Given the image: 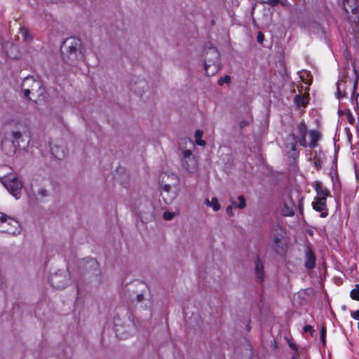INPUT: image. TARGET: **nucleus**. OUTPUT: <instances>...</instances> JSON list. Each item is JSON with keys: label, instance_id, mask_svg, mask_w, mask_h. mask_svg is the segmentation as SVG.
<instances>
[{"label": "nucleus", "instance_id": "12", "mask_svg": "<svg viewBox=\"0 0 359 359\" xmlns=\"http://www.w3.org/2000/svg\"><path fill=\"white\" fill-rule=\"evenodd\" d=\"M64 280L65 276L62 274H59L58 273H55L49 277V282L50 285L56 289H60L64 287Z\"/></svg>", "mask_w": 359, "mask_h": 359}, {"label": "nucleus", "instance_id": "22", "mask_svg": "<svg viewBox=\"0 0 359 359\" xmlns=\"http://www.w3.org/2000/svg\"><path fill=\"white\" fill-rule=\"evenodd\" d=\"M238 199L239 201V203L238 205H236V202H233L232 205L233 206L238 207L239 209H243L244 208H245L246 203H245V197L241 195L238 197Z\"/></svg>", "mask_w": 359, "mask_h": 359}, {"label": "nucleus", "instance_id": "27", "mask_svg": "<svg viewBox=\"0 0 359 359\" xmlns=\"http://www.w3.org/2000/svg\"><path fill=\"white\" fill-rule=\"evenodd\" d=\"M87 265L90 267L96 269L98 266V263L95 259L90 258L86 261Z\"/></svg>", "mask_w": 359, "mask_h": 359}, {"label": "nucleus", "instance_id": "39", "mask_svg": "<svg viewBox=\"0 0 359 359\" xmlns=\"http://www.w3.org/2000/svg\"><path fill=\"white\" fill-rule=\"evenodd\" d=\"M248 125V121H242L240 122L241 128H243L245 126H247Z\"/></svg>", "mask_w": 359, "mask_h": 359}, {"label": "nucleus", "instance_id": "18", "mask_svg": "<svg viewBox=\"0 0 359 359\" xmlns=\"http://www.w3.org/2000/svg\"><path fill=\"white\" fill-rule=\"evenodd\" d=\"M294 102L297 107H305L309 103L306 97L302 94L297 95L294 98Z\"/></svg>", "mask_w": 359, "mask_h": 359}, {"label": "nucleus", "instance_id": "36", "mask_svg": "<svg viewBox=\"0 0 359 359\" xmlns=\"http://www.w3.org/2000/svg\"><path fill=\"white\" fill-rule=\"evenodd\" d=\"M116 332L117 337H119L121 339H124L127 338L126 335L123 336L121 333H119V329L116 328Z\"/></svg>", "mask_w": 359, "mask_h": 359}, {"label": "nucleus", "instance_id": "10", "mask_svg": "<svg viewBox=\"0 0 359 359\" xmlns=\"http://www.w3.org/2000/svg\"><path fill=\"white\" fill-rule=\"evenodd\" d=\"M50 151L52 155L57 160L65 158L67 154V149L65 145L61 144H50Z\"/></svg>", "mask_w": 359, "mask_h": 359}, {"label": "nucleus", "instance_id": "6", "mask_svg": "<svg viewBox=\"0 0 359 359\" xmlns=\"http://www.w3.org/2000/svg\"><path fill=\"white\" fill-rule=\"evenodd\" d=\"M5 222H8V224L11 226V228L6 229L8 233L15 235L20 231V224L18 220L0 212V224Z\"/></svg>", "mask_w": 359, "mask_h": 359}, {"label": "nucleus", "instance_id": "34", "mask_svg": "<svg viewBox=\"0 0 359 359\" xmlns=\"http://www.w3.org/2000/svg\"><path fill=\"white\" fill-rule=\"evenodd\" d=\"M288 345L292 350H294L295 352H297V351H298L297 346L294 342H292L291 340L288 341Z\"/></svg>", "mask_w": 359, "mask_h": 359}, {"label": "nucleus", "instance_id": "3", "mask_svg": "<svg viewBox=\"0 0 359 359\" xmlns=\"http://www.w3.org/2000/svg\"><path fill=\"white\" fill-rule=\"evenodd\" d=\"M210 55V57H206L204 61V70L208 76L215 75L219 69V53L215 47L210 46L206 50V55Z\"/></svg>", "mask_w": 359, "mask_h": 359}, {"label": "nucleus", "instance_id": "17", "mask_svg": "<svg viewBox=\"0 0 359 359\" xmlns=\"http://www.w3.org/2000/svg\"><path fill=\"white\" fill-rule=\"evenodd\" d=\"M295 204L293 201H291L290 204L284 203L283 206L281 209V212L283 216L290 217L294 215Z\"/></svg>", "mask_w": 359, "mask_h": 359}, {"label": "nucleus", "instance_id": "26", "mask_svg": "<svg viewBox=\"0 0 359 359\" xmlns=\"http://www.w3.org/2000/svg\"><path fill=\"white\" fill-rule=\"evenodd\" d=\"M230 81H231V76H229V75H225L224 76L221 77L218 80V85L219 86H222L224 83H229Z\"/></svg>", "mask_w": 359, "mask_h": 359}, {"label": "nucleus", "instance_id": "21", "mask_svg": "<svg viewBox=\"0 0 359 359\" xmlns=\"http://www.w3.org/2000/svg\"><path fill=\"white\" fill-rule=\"evenodd\" d=\"M205 203L208 205L212 206L215 211H217L220 208V205L216 198H212L211 202H210L208 199H206Z\"/></svg>", "mask_w": 359, "mask_h": 359}, {"label": "nucleus", "instance_id": "44", "mask_svg": "<svg viewBox=\"0 0 359 359\" xmlns=\"http://www.w3.org/2000/svg\"><path fill=\"white\" fill-rule=\"evenodd\" d=\"M338 95H339V97H340V96L344 97V95H342V93H338Z\"/></svg>", "mask_w": 359, "mask_h": 359}, {"label": "nucleus", "instance_id": "15", "mask_svg": "<svg viewBox=\"0 0 359 359\" xmlns=\"http://www.w3.org/2000/svg\"><path fill=\"white\" fill-rule=\"evenodd\" d=\"M310 142L308 143L307 147L314 149L317 147L318 142L321 137L320 133L316 130H311L309 133Z\"/></svg>", "mask_w": 359, "mask_h": 359}, {"label": "nucleus", "instance_id": "31", "mask_svg": "<svg viewBox=\"0 0 359 359\" xmlns=\"http://www.w3.org/2000/svg\"><path fill=\"white\" fill-rule=\"evenodd\" d=\"M264 40V35L262 32H259L257 36V41L259 43H262Z\"/></svg>", "mask_w": 359, "mask_h": 359}, {"label": "nucleus", "instance_id": "48", "mask_svg": "<svg viewBox=\"0 0 359 359\" xmlns=\"http://www.w3.org/2000/svg\"><path fill=\"white\" fill-rule=\"evenodd\" d=\"M357 130L359 131V123L357 125Z\"/></svg>", "mask_w": 359, "mask_h": 359}, {"label": "nucleus", "instance_id": "33", "mask_svg": "<svg viewBox=\"0 0 359 359\" xmlns=\"http://www.w3.org/2000/svg\"><path fill=\"white\" fill-rule=\"evenodd\" d=\"M314 166H315V168L318 170L321 169V168H322V166H321V161L319 158L315 160V161H314Z\"/></svg>", "mask_w": 359, "mask_h": 359}, {"label": "nucleus", "instance_id": "42", "mask_svg": "<svg viewBox=\"0 0 359 359\" xmlns=\"http://www.w3.org/2000/svg\"><path fill=\"white\" fill-rule=\"evenodd\" d=\"M39 194L42 196H46V191L44 190V189H42L39 191Z\"/></svg>", "mask_w": 359, "mask_h": 359}, {"label": "nucleus", "instance_id": "30", "mask_svg": "<svg viewBox=\"0 0 359 359\" xmlns=\"http://www.w3.org/2000/svg\"><path fill=\"white\" fill-rule=\"evenodd\" d=\"M303 330H304V332H309L311 336H313V334L315 332L313 327L310 325H304Z\"/></svg>", "mask_w": 359, "mask_h": 359}, {"label": "nucleus", "instance_id": "32", "mask_svg": "<svg viewBox=\"0 0 359 359\" xmlns=\"http://www.w3.org/2000/svg\"><path fill=\"white\" fill-rule=\"evenodd\" d=\"M280 3V0H267L265 1V4L271 6H275L278 5Z\"/></svg>", "mask_w": 359, "mask_h": 359}, {"label": "nucleus", "instance_id": "23", "mask_svg": "<svg viewBox=\"0 0 359 359\" xmlns=\"http://www.w3.org/2000/svg\"><path fill=\"white\" fill-rule=\"evenodd\" d=\"M350 297L353 300L359 301V285H356L355 288L351 290Z\"/></svg>", "mask_w": 359, "mask_h": 359}, {"label": "nucleus", "instance_id": "9", "mask_svg": "<svg viewBox=\"0 0 359 359\" xmlns=\"http://www.w3.org/2000/svg\"><path fill=\"white\" fill-rule=\"evenodd\" d=\"M297 140L298 143L300 146L302 147H307L308 142L306 141V135L309 133L308 131V127L304 122V121H300L297 125Z\"/></svg>", "mask_w": 359, "mask_h": 359}, {"label": "nucleus", "instance_id": "5", "mask_svg": "<svg viewBox=\"0 0 359 359\" xmlns=\"http://www.w3.org/2000/svg\"><path fill=\"white\" fill-rule=\"evenodd\" d=\"M297 137L294 133L286 136L285 146L290 158L296 160L299 156V151L297 149Z\"/></svg>", "mask_w": 359, "mask_h": 359}, {"label": "nucleus", "instance_id": "29", "mask_svg": "<svg viewBox=\"0 0 359 359\" xmlns=\"http://www.w3.org/2000/svg\"><path fill=\"white\" fill-rule=\"evenodd\" d=\"M327 329L325 326H323L320 330V339L323 344H325Z\"/></svg>", "mask_w": 359, "mask_h": 359}, {"label": "nucleus", "instance_id": "45", "mask_svg": "<svg viewBox=\"0 0 359 359\" xmlns=\"http://www.w3.org/2000/svg\"><path fill=\"white\" fill-rule=\"evenodd\" d=\"M338 95H339V97H340V96L344 97V95H342V93H338Z\"/></svg>", "mask_w": 359, "mask_h": 359}, {"label": "nucleus", "instance_id": "43", "mask_svg": "<svg viewBox=\"0 0 359 359\" xmlns=\"http://www.w3.org/2000/svg\"><path fill=\"white\" fill-rule=\"evenodd\" d=\"M170 188V185H165V186L164 187L163 189H164L165 191H169Z\"/></svg>", "mask_w": 359, "mask_h": 359}, {"label": "nucleus", "instance_id": "11", "mask_svg": "<svg viewBox=\"0 0 359 359\" xmlns=\"http://www.w3.org/2000/svg\"><path fill=\"white\" fill-rule=\"evenodd\" d=\"M305 258L304 266L307 269H313L316 266V257L314 252L309 245L306 247Z\"/></svg>", "mask_w": 359, "mask_h": 359}, {"label": "nucleus", "instance_id": "7", "mask_svg": "<svg viewBox=\"0 0 359 359\" xmlns=\"http://www.w3.org/2000/svg\"><path fill=\"white\" fill-rule=\"evenodd\" d=\"M285 234V229L280 225L275 226L271 230L272 247L274 250L277 251L278 248H282L281 241L284 238Z\"/></svg>", "mask_w": 359, "mask_h": 359}, {"label": "nucleus", "instance_id": "13", "mask_svg": "<svg viewBox=\"0 0 359 359\" xmlns=\"http://www.w3.org/2000/svg\"><path fill=\"white\" fill-rule=\"evenodd\" d=\"M313 188L317 194L316 196L325 197L327 198L330 196V191L323 186V183L320 181H316L313 184Z\"/></svg>", "mask_w": 359, "mask_h": 359}, {"label": "nucleus", "instance_id": "28", "mask_svg": "<svg viewBox=\"0 0 359 359\" xmlns=\"http://www.w3.org/2000/svg\"><path fill=\"white\" fill-rule=\"evenodd\" d=\"M174 216V212L166 211L163 213V218L166 221H170L173 219Z\"/></svg>", "mask_w": 359, "mask_h": 359}, {"label": "nucleus", "instance_id": "47", "mask_svg": "<svg viewBox=\"0 0 359 359\" xmlns=\"http://www.w3.org/2000/svg\"><path fill=\"white\" fill-rule=\"evenodd\" d=\"M280 4H281L282 6H285V1H281V2H280Z\"/></svg>", "mask_w": 359, "mask_h": 359}, {"label": "nucleus", "instance_id": "1", "mask_svg": "<svg viewBox=\"0 0 359 359\" xmlns=\"http://www.w3.org/2000/svg\"><path fill=\"white\" fill-rule=\"evenodd\" d=\"M63 60L70 65L84 60V48L80 39L72 36L66 39L60 48Z\"/></svg>", "mask_w": 359, "mask_h": 359}, {"label": "nucleus", "instance_id": "49", "mask_svg": "<svg viewBox=\"0 0 359 359\" xmlns=\"http://www.w3.org/2000/svg\"><path fill=\"white\" fill-rule=\"evenodd\" d=\"M5 144H6V142H2V147H4V145H5Z\"/></svg>", "mask_w": 359, "mask_h": 359}, {"label": "nucleus", "instance_id": "46", "mask_svg": "<svg viewBox=\"0 0 359 359\" xmlns=\"http://www.w3.org/2000/svg\"><path fill=\"white\" fill-rule=\"evenodd\" d=\"M338 95H339V97H340V96L344 97V95H342V93H338Z\"/></svg>", "mask_w": 359, "mask_h": 359}, {"label": "nucleus", "instance_id": "35", "mask_svg": "<svg viewBox=\"0 0 359 359\" xmlns=\"http://www.w3.org/2000/svg\"><path fill=\"white\" fill-rule=\"evenodd\" d=\"M191 154H192V152L191 150L187 149V150L184 151V152H183V156L185 158L189 157L190 156H191Z\"/></svg>", "mask_w": 359, "mask_h": 359}, {"label": "nucleus", "instance_id": "37", "mask_svg": "<svg viewBox=\"0 0 359 359\" xmlns=\"http://www.w3.org/2000/svg\"><path fill=\"white\" fill-rule=\"evenodd\" d=\"M226 213L229 216H231L233 215V212H232V206L231 205H229L226 208Z\"/></svg>", "mask_w": 359, "mask_h": 359}, {"label": "nucleus", "instance_id": "16", "mask_svg": "<svg viewBox=\"0 0 359 359\" xmlns=\"http://www.w3.org/2000/svg\"><path fill=\"white\" fill-rule=\"evenodd\" d=\"M343 4L346 13H348L350 10L353 14L358 13L359 6L358 0H343Z\"/></svg>", "mask_w": 359, "mask_h": 359}, {"label": "nucleus", "instance_id": "8", "mask_svg": "<svg viewBox=\"0 0 359 359\" xmlns=\"http://www.w3.org/2000/svg\"><path fill=\"white\" fill-rule=\"evenodd\" d=\"M312 207L316 212H320L321 217L325 218L328 215L327 198H325V197L316 196L312 203Z\"/></svg>", "mask_w": 359, "mask_h": 359}, {"label": "nucleus", "instance_id": "14", "mask_svg": "<svg viewBox=\"0 0 359 359\" xmlns=\"http://www.w3.org/2000/svg\"><path fill=\"white\" fill-rule=\"evenodd\" d=\"M255 273L257 282L262 283L264 276V264L259 257H257L255 262Z\"/></svg>", "mask_w": 359, "mask_h": 359}, {"label": "nucleus", "instance_id": "38", "mask_svg": "<svg viewBox=\"0 0 359 359\" xmlns=\"http://www.w3.org/2000/svg\"><path fill=\"white\" fill-rule=\"evenodd\" d=\"M345 130L347 133V136H348V140L351 141L352 139V134L350 131V129L348 128H346Z\"/></svg>", "mask_w": 359, "mask_h": 359}, {"label": "nucleus", "instance_id": "4", "mask_svg": "<svg viewBox=\"0 0 359 359\" xmlns=\"http://www.w3.org/2000/svg\"><path fill=\"white\" fill-rule=\"evenodd\" d=\"M7 190L16 198H19L22 184L21 182L14 175H9L4 177L3 182Z\"/></svg>", "mask_w": 359, "mask_h": 359}, {"label": "nucleus", "instance_id": "20", "mask_svg": "<svg viewBox=\"0 0 359 359\" xmlns=\"http://www.w3.org/2000/svg\"><path fill=\"white\" fill-rule=\"evenodd\" d=\"M203 134V133L201 130H196L194 134L196 143L199 146H205L206 144L205 141L202 140Z\"/></svg>", "mask_w": 359, "mask_h": 359}, {"label": "nucleus", "instance_id": "24", "mask_svg": "<svg viewBox=\"0 0 359 359\" xmlns=\"http://www.w3.org/2000/svg\"><path fill=\"white\" fill-rule=\"evenodd\" d=\"M20 33L22 34V36L23 37L24 40L26 41H29L30 40H32V36L31 34L29 33L27 29L26 28H22L20 29Z\"/></svg>", "mask_w": 359, "mask_h": 359}, {"label": "nucleus", "instance_id": "2", "mask_svg": "<svg viewBox=\"0 0 359 359\" xmlns=\"http://www.w3.org/2000/svg\"><path fill=\"white\" fill-rule=\"evenodd\" d=\"M21 87L25 97L35 103L46 98V89L41 80L35 79L33 76H27L23 79Z\"/></svg>", "mask_w": 359, "mask_h": 359}, {"label": "nucleus", "instance_id": "41", "mask_svg": "<svg viewBox=\"0 0 359 359\" xmlns=\"http://www.w3.org/2000/svg\"><path fill=\"white\" fill-rule=\"evenodd\" d=\"M144 298V295L142 294H139L137 295V300L138 302H141Z\"/></svg>", "mask_w": 359, "mask_h": 359}, {"label": "nucleus", "instance_id": "40", "mask_svg": "<svg viewBox=\"0 0 359 359\" xmlns=\"http://www.w3.org/2000/svg\"><path fill=\"white\" fill-rule=\"evenodd\" d=\"M303 198H302L299 201V203H298V207H299V211L302 212L303 210Z\"/></svg>", "mask_w": 359, "mask_h": 359}, {"label": "nucleus", "instance_id": "19", "mask_svg": "<svg viewBox=\"0 0 359 359\" xmlns=\"http://www.w3.org/2000/svg\"><path fill=\"white\" fill-rule=\"evenodd\" d=\"M13 140L12 142L10 143L11 146L15 147L17 145L18 147H21L20 145V139L22 137V133L19 131L13 132L12 133Z\"/></svg>", "mask_w": 359, "mask_h": 359}, {"label": "nucleus", "instance_id": "25", "mask_svg": "<svg viewBox=\"0 0 359 359\" xmlns=\"http://www.w3.org/2000/svg\"><path fill=\"white\" fill-rule=\"evenodd\" d=\"M344 114L346 116L347 121L349 124L353 125L355 123V117L349 109H347L344 111Z\"/></svg>", "mask_w": 359, "mask_h": 359}]
</instances>
